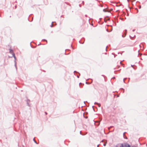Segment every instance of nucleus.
Segmentation results:
<instances>
[{"label":"nucleus","mask_w":147,"mask_h":147,"mask_svg":"<svg viewBox=\"0 0 147 147\" xmlns=\"http://www.w3.org/2000/svg\"><path fill=\"white\" fill-rule=\"evenodd\" d=\"M103 11H105H105H105V9H103Z\"/></svg>","instance_id":"nucleus-10"},{"label":"nucleus","mask_w":147,"mask_h":147,"mask_svg":"<svg viewBox=\"0 0 147 147\" xmlns=\"http://www.w3.org/2000/svg\"><path fill=\"white\" fill-rule=\"evenodd\" d=\"M53 26V24H51V27H52Z\"/></svg>","instance_id":"nucleus-7"},{"label":"nucleus","mask_w":147,"mask_h":147,"mask_svg":"<svg viewBox=\"0 0 147 147\" xmlns=\"http://www.w3.org/2000/svg\"><path fill=\"white\" fill-rule=\"evenodd\" d=\"M99 106H100V104H99Z\"/></svg>","instance_id":"nucleus-13"},{"label":"nucleus","mask_w":147,"mask_h":147,"mask_svg":"<svg viewBox=\"0 0 147 147\" xmlns=\"http://www.w3.org/2000/svg\"><path fill=\"white\" fill-rule=\"evenodd\" d=\"M10 52L11 53H13V51L12 50H11L10 49Z\"/></svg>","instance_id":"nucleus-6"},{"label":"nucleus","mask_w":147,"mask_h":147,"mask_svg":"<svg viewBox=\"0 0 147 147\" xmlns=\"http://www.w3.org/2000/svg\"><path fill=\"white\" fill-rule=\"evenodd\" d=\"M130 0H129V9L130 10V11H131V9H130Z\"/></svg>","instance_id":"nucleus-5"},{"label":"nucleus","mask_w":147,"mask_h":147,"mask_svg":"<svg viewBox=\"0 0 147 147\" xmlns=\"http://www.w3.org/2000/svg\"><path fill=\"white\" fill-rule=\"evenodd\" d=\"M141 8V6H140V7H139V8Z\"/></svg>","instance_id":"nucleus-11"},{"label":"nucleus","mask_w":147,"mask_h":147,"mask_svg":"<svg viewBox=\"0 0 147 147\" xmlns=\"http://www.w3.org/2000/svg\"><path fill=\"white\" fill-rule=\"evenodd\" d=\"M131 66L134 69H136L137 68V67L134 65H131Z\"/></svg>","instance_id":"nucleus-2"},{"label":"nucleus","mask_w":147,"mask_h":147,"mask_svg":"<svg viewBox=\"0 0 147 147\" xmlns=\"http://www.w3.org/2000/svg\"><path fill=\"white\" fill-rule=\"evenodd\" d=\"M118 146L119 147H129V145L125 143L119 144Z\"/></svg>","instance_id":"nucleus-1"},{"label":"nucleus","mask_w":147,"mask_h":147,"mask_svg":"<svg viewBox=\"0 0 147 147\" xmlns=\"http://www.w3.org/2000/svg\"><path fill=\"white\" fill-rule=\"evenodd\" d=\"M135 30V29H133V31H134Z\"/></svg>","instance_id":"nucleus-9"},{"label":"nucleus","mask_w":147,"mask_h":147,"mask_svg":"<svg viewBox=\"0 0 147 147\" xmlns=\"http://www.w3.org/2000/svg\"><path fill=\"white\" fill-rule=\"evenodd\" d=\"M136 37V36L134 35L133 37L131 36L130 35H129V37L131 39H132L133 38H134Z\"/></svg>","instance_id":"nucleus-4"},{"label":"nucleus","mask_w":147,"mask_h":147,"mask_svg":"<svg viewBox=\"0 0 147 147\" xmlns=\"http://www.w3.org/2000/svg\"><path fill=\"white\" fill-rule=\"evenodd\" d=\"M126 32H127V30H125L123 35V36H122L123 37H125L126 36Z\"/></svg>","instance_id":"nucleus-3"},{"label":"nucleus","mask_w":147,"mask_h":147,"mask_svg":"<svg viewBox=\"0 0 147 147\" xmlns=\"http://www.w3.org/2000/svg\"><path fill=\"white\" fill-rule=\"evenodd\" d=\"M139 50H138V55H139L140 54V53H139Z\"/></svg>","instance_id":"nucleus-8"},{"label":"nucleus","mask_w":147,"mask_h":147,"mask_svg":"<svg viewBox=\"0 0 147 147\" xmlns=\"http://www.w3.org/2000/svg\"><path fill=\"white\" fill-rule=\"evenodd\" d=\"M106 144H104V146H106Z\"/></svg>","instance_id":"nucleus-12"}]
</instances>
